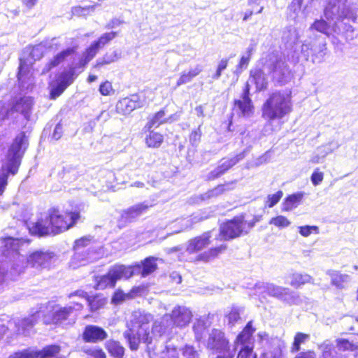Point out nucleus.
I'll use <instances>...</instances> for the list:
<instances>
[{
    "instance_id": "44",
    "label": "nucleus",
    "mask_w": 358,
    "mask_h": 358,
    "mask_svg": "<svg viewBox=\"0 0 358 358\" xmlns=\"http://www.w3.org/2000/svg\"><path fill=\"white\" fill-rule=\"evenodd\" d=\"M312 30H315L324 35L329 36L330 26L323 19L316 20L310 27Z\"/></svg>"
},
{
    "instance_id": "17",
    "label": "nucleus",
    "mask_w": 358,
    "mask_h": 358,
    "mask_svg": "<svg viewBox=\"0 0 358 358\" xmlns=\"http://www.w3.org/2000/svg\"><path fill=\"white\" fill-rule=\"evenodd\" d=\"M143 105L144 101L138 94H132L120 100L116 104V110L118 113L126 115L135 109L143 107Z\"/></svg>"
},
{
    "instance_id": "30",
    "label": "nucleus",
    "mask_w": 358,
    "mask_h": 358,
    "mask_svg": "<svg viewBox=\"0 0 358 358\" xmlns=\"http://www.w3.org/2000/svg\"><path fill=\"white\" fill-rule=\"evenodd\" d=\"M135 268V273H140L142 277H145L154 272L157 267L154 257L146 258L143 262L142 266L136 264L133 266Z\"/></svg>"
},
{
    "instance_id": "52",
    "label": "nucleus",
    "mask_w": 358,
    "mask_h": 358,
    "mask_svg": "<svg viewBox=\"0 0 358 358\" xmlns=\"http://www.w3.org/2000/svg\"><path fill=\"white\" fill-rule=\"evenodd\" d=\"M82 350L87 354L94 358H106V355L105 352L99 348L96 347H84Z\"/></svg>"
},
{
    "instance_id": "64",
    "label": "nucleus",
    "mask_w": 358,
    "mask_h": 358,
    "mask_svg": "<svg viewBox=\"0 0 358 358\" xmlns=\"http://www.w3.org/2000/svg\"><path fill=\"white\" fill-rule=\"evenodd\" d=\"M128 295L125 294L123 292L118 290L115 292L112 297V303L114 304H119L124 301Z\"/></svg>"
},
{
    "instance_id": "14",
    "label": "nucleus",
    "mask_w": 358,
    "mask_h": 358,
    "mask_svg": "<svg viewBox=\"0 0 358 358\" xmlns=\"http://www.w3.org/2000/svg\"><path fill=\"white\" fill-rule=\"evenodd\" d=\"M247 221L243 216H237L220 226V235L224 240L237 238L242 234H247Z\"/></svg>"
},
{
    "instance_id": "27",
    "label": "nucleus",
    "mask_w": 358,
    "mask_h": 358,
    "mask_svg": "<svg viewBox=\"0 0 358 358\" xmlns=\"http://www.w3.org/2000/svg\"><path fill=\"white\" fill-rule=\"evenodd\" d=\"M75 52L73 48H68L55 55L48 63H47L42 69V74L50 71L53 67H55L63 62L68 57L72 55Z\"/></svg>"
},
{
    "instance_id": "13",
    "label": "nucleus",
    "mask_w": 358,
    "mask_h": 358,
    "mask_svg": "<svg viewBox=\"0 0 358 358\" xmlns=\"http://www.w3.org/2000/svg\"><path fill=\"white\" fill-rule=\"evenodd\" d=\"M206 346L213 353L226 354L228 352H236V349H230L229 341L225 334L217 329H213L209 333Z\"/></svg>"
},
{
    "instance_id": "48",
    "label": "nucleus",
    "mask_w": 358,
    "mask_h": 358,
    "mask_svg": "<svg viewBox=\"0 0 358 358\" xmlns=\"http://www.w3.org/2000/svg\"><path fill=\"white\" fill-rule=\"evenodd\" d=\"M117 36V32L110 31L103 34L97 41L94 43L98 46L99 49L104 47L106 44L110 43Z\"/></svg>"
},
{
    "instance_id": "51",
    "label": "nucleus",
    "mask_w": 358,
    "mask_h": 358,
    "mask_svg": "<svg viewBox=\"0 0 358 358\" xmlns=\"http://www.w3.org/2000/svg\"><path fill=\"white\" fill-rule=\"evenodd\" d=\"M193 330L195 334L196 341H201L206 330L205 322L203 320H197L194 324Z\"/></svg>"
},
{
    "instance_id": "34",
    "label": "nucleus",
    "mask_w": 358,
    "mask_h": 358,
    "mask_svg": "<svg viewBox=\"0 0 358 358\" xmlns=\"http://www.w3.org/2000/svg\"><path fill=\"white\" fill-rule=\"evenodd\" d=\"M322 355L320 358H342L336 352L334 345L329 341H325L319 345Z\"/></svg>"
},
{
    "instance_id": "7",
    "label": "nucleus",
    "mask_w": 358,
    "mask_h": 358,
    "mask_svg": "<svg viewBox=\"0 0 358 358\" xmlns=\"http://www.w3.org/2000/svg\"><path fill=\"white\" fill-rule=\"evenodd\" d=\"M327 4L324 15L327 20L339 22L341 20L356 19V14L351 6L350 0H324Z\"/></svg>"
},
{
    "instance_id": "61",
    "label": "nucleus",
    "mask_w": 358,
    "mask_h": 358,
    "mask_svg": "<svg viewBox=\"0 0 358 358\" xmlns=\"http://www.w3.org/2000/svg\"><path fill=\"white\" fill-rule=\"evenodd\" d=\"M227 65H228V59H222L217 65V68L215 73H214L212 76V78L213 80H218L222 75V72L227 69Z\"/></svg>"
},
{
    "instance_id": "47",
    "label": "nucleus",
    "mask_w": 358,
    "mask_h": 358,
    "mask_svg": "<svg viewBox=\"0 0 358 358\" xmlns=\"http://www.w3.org/2000/svg\"><path fill=\"white\" fill-rule=\"evenodd\" d=\"M243 313L241 308L233 307L229 313L226 316L227 322L229 325H234L241 320V315Z\"/></svg>"
},
{
    "instance_id": "57",
    "label": "nucleus",
    "mask_w": 358,
    "mask_h": 358,
    "mask_svg": "<svg viewBox=\"0 0 358 358\" xmlns=\"http://www.w3.org/2000/svg\"><path fill=\"white\" fill-rule=\"evenodd\" d=\"M201 124H200L197 129L193 130L189 136V140L192 146H197L199 143L202 135Z\"/></svg>"
},
{
    "instance_id": "41",
    "label": "nucleus",
    "mask_w": 358,
    "mask_h": 358,
    "mask_svg": "<svg viewBox=\"0 0 358 358\" xmlns=\"http://www.w3.org/2000/svg\"><path fill=\"white\" fill-rule=\"evenodd\" d=\"M119 58V55L116 51H113L110 54L106 53L102 58H99L96 60V63L94 65V68L99 69L103 65L109 64L117 61Z\"/></svg>"
},
{
    "instance_id": "38",
    "label": "nucleus",
    "mask_w": 358,
    "mask_h": 358,
    "mask_svg": "<svg viewBox=\"0 0 358 358\" xmlns=\"http://www.w3.org/2000/svg\"><path fill=\"white\" fill-rule=\"evenodd\" d=\"M99 50V48L93 42L90 46L83 52V56L80 60V64L82 66H85L87 64L96 56Z\"/></svg>"
},
{
    "instance_id": "32",
    "label": "nucleus",
    "mask_w": 358,
    "mask_h": 358,
    "mask_svg": "<svg viewBox=\"0 0 358 358\" xmlns=\"http://www.w3.org/2000/svg\"><path fill=\"white\" fill-rule=\"evenodd\" d=\"M333 30L336 34L343 36L346 40H352L355 36V31L352 26L344 22L343 20L335 22Z\"/></svg>"
},
{
    "instance_id": "39",
    "label": "nucleus",
    "mask_w": 358,
    "mask_h": 358,
    "mask_svg": "<svg viewBox=\"0 0 358 358\" xmlns=\"http://www.w3.org/2000/svg\"><path fill=\"white\" fill-rule=\"evenodd\" d=\"M40 356L37 350L31 348H28L15 352L11 354L8 358H38Z\"/></svg>"
},
{
    "instance_id": "3",
    "label": "nucleus",
    "mask_w": 358,
    "mask_h": 358,
    "mask_svg": "<svg viewBox=\"0 0 358 358\" xmlns=\"http://www.w3.org/2000/svg\"><path fill=\"white\" fill-rule=\"evenodd\" d=\"M27 145V140L24 133L19 134L11 145L7 155L6 165H3L0 171V195L3 194L7 185L8 174L15 175L18 169L24 150Z\"/></svg>"
},
{
    "instance_id": "53",
    "label": "nucleus",
    "mask_w": 358,
    "mask_h": 358,
    "mask_svg": "<svg viewBox=\"0 0 358 358\" xmlns=\"http://www.w3.org/2000/svg\"><path fill=\"white\" fill-rule=\"evenodd\" d=\"M159 358H179L176 347L166 345L164 350L159 353Z\"/></svg>"
},
{
    "instance_id": "46",
    "label": "nucleus",
    "mask_w": 358,
    "mask_h": 358,
    "mask_svg": "<svg viewBox=\"0 0 358 358\" xmlns=\"http://www.w3.org/2000/svg\"><path fill=\"white\" fill-rule=\"evenodd\" d=\"M92 311H96L102 308L106 303L104 298L99 297V296L87 297L85 299Z\"/></svg>"
},
{
    "instance_id": "58",
    "label": "nucleus",
    "mask_w": 358,
    "mask_h": 358,
    "mask_svg": "<svg viewBox=\"0 0 358 358\" xmlns=\"http://www.w3.org/2000/svg\"><path fill=\"white\" fill-rule=\"evenodd\" d=\"M282 195L283 193L281 190L278 191L275 194L268 195L266 206H268L269 208L273 207L275 204H277L279 202Z\"/></svg>"
},
{
    "instance_id": "50",
    "label": "nucleus",
    "mask_w": 358,
    "mask_h": 358,
    "mask_svg": "<svg viewBox=\"0 0 358 358\" xmlns=\"http://www.w3.org/2000/svg\"><path fill=\"white\" fill-rule=\"evenodd\" d=\"M223 194V187L220 186V185H217L214 188L208 190L206 192L202 194L201 195V199L202 200H208L214 198H217Z\"/></svg>"
},
{
    "instance_id": "2",
    "label": "nucleus",
    "mask_w": 358,
    "mask_h": 358,
    "mask_svg": "<svg viewBox=\"0 0 358 358\" xmlns=\"http://www.w3.org/2000/svg\"><path fill=\"white\" fill-rule=\"evenodd\" d=\"M292 111L291 91L270 94L262 107V117L268 122L282 119Z\"/></svg>"
},
{
    "instance_id": "42",
    "label": "nucleus",
    "mask_w": 358,
    "mask_h": 358,
    "mask_svg": "<svg viewBox=\"0 0 358 358\" xmlns=\"http://www.w3.org/2000/svg\"><path fill=\"white\" fill-rule=\"evenodd\" d=\"M226 245H221L220 247L211 248L197 257V260H202L205 262L209 261L212 258H215L219 253L226 250Z\"/></svg>"
},
{
    "instance_id": "19",
    "label": "nucleus",
    "mask_w": 358,
    "mask_h": 358,
    "mask_svg": "<svg viewBox=\"0 0 358 358\" xmlns=\"http://www.w3.org/2000/svg\"><path fill=\"white\" fill-rule=\"evenodd\" d=\"M152 206V204H150L147 201L135 204L123 210L121 213V217L125 222H132L138 217L146 213Z\"/></svg>"
},
{
    "instance_id": "4",
    "label": "nucleus",
    "mask_w": 358,
    "mask_h": 358,
    "mask_svg": "<svg viewBox=\"0 0 358 358\" xmlns=\"http://www.w3.org/2000/svg\"><path fill=\"white\" fill-rule=\"evenodd\" d=\"M327 53L326 38L322 36L310 37L301 46L300 57L306 61L310 60L313 64L322 63Z\"/></svg>"
},
{
    "instance_id": "60",
    "label": "nucleus",
    "mask_w": 358,
    "mask_h": 358,
    "mask_svg": "<svg viewBox=\"0 0 358 358\" xmlns=\"http://www.w3.org/2000/svg\"><path fill=\"white\" fill-rule=\"evenodd\" d=\"M74 80V73L73 71L64 73L60 77L59 83H62L64 87L70 85Z\"/></svg>"
},
{
    "instance_id": "5",
    "label": "nucleus",
    "mask_w": 358,
    "mask_h": 358,
    "mask_svg": "<svg viewBox=\"0 0 358 358\" xmlns=\"http://www.w3.org/2000/svg\"><path fill=\"white\" fill-rule=\"evenodd\" d=\"M60 46L58 38H52L50 40H45L38 45L34 46L29 52V58H21L19 66L17 78L19 81H23V78L30 70V66L34 62L40 59L44 53L45 49L57 50Z\"/></svg>"
},
{
    "instance_id": "9",
    "label": "nucleus",
    "mask_w": 358,
    "mask_h": 358,
    "mask_svg": "<svg viewBox=\"0 0 358 358\" xmlns=\"http://www.w3.org/2000/svg\"><path fill=\"white\" fill-rule=\"evenodd\" d=\"M48 216L53 235L59 234L73 227L80 217L78 212L61 213L56 208L50 209Z\"/></svg>"
},
{
    "instance_id": "49",
    "label": "nucleus",
    "mask_w": 358,
    "mask_h": 358,
    "mask_svg": "<svg viewBox=\"0 0 358 358\" xmlns=\"http://www.w3.org/2000/svg\"><path fill=\"white\" fill-rule=\"evenodd\" d=\"M60 351V347L57 345H48L42 350H38L40 354V358H48L52 357Z\"/></svg>"
},
{
    "instance_id": "36",
    "label": "nucleus",
    "mask_w": 358,
    "mask_h": 358,
    "mask_svg": "<svg viewBox=\"0 0 358 358\" xmlns=\"http://www.w3.org/2000/svg\"><path fill=\"white\" fill-rule=\"evenodd\" d=\"M313 278L308 274L294 273L291 276L290 285L294 287H299L306 283H313Z\"/></svg>"
},
{
    "instance_id": "33",
    "label": "nucleus",
    "mask_w": 358,
    "mask_h": 358,
    "mask_svg": "<svg viewBox=\"0 0 358 358\" xmlns=\"http://www.w3.org/2000/svg\"><path fill=\"white\" fill-rule=\"evenodd\" d=\"M304 193L298 192L287 196L282 203V210L290 211L296 208L303 198Z\"/></svg>"
},
{
    "instance_id": "23",
    "label": "nucleus",
    "mask_w": 358,
    "mask_h": 358,
    "mask_svg": "<svg viewBox=\"0 0 358 358\" xmlns=\"http://www.w3.org/2000/svg\"><path fill=\"white\" fill-rule=\"evenodd\" d=\"M115 282L120 280H127L135 274V268L131 266L115 264L109 268Z\"/></svg>"
},
{
    "instance_id": "15",
    "label": "nucleus",
    "mask_w": 358,
    "mask_h": 358,
    "mask_svg": "<svg viewBox=\"0 0 358 358\" xmlns=\"http://www.w3.org/2000/svg\"><path fill=\"white\" fill-rule=\"evenodd\" d=\"M248 152L249 150L245 149L233 157L222 159L220 162V164L207 174L206 180L210 181L221 177L231 167L243 160Z\"/></svg>"
},
{
    "instance_id": "59",
    "label": "nucleus",
    "mask_w": 358,
    "mask_h": 358,
    "mask_svg": "<svg viewBox=\"0 0 358 358\" xmlns=\"http://www.w3.org/2000/svg\"><path fill=\"white\" fill-rule=\"evenodd\" d=\"M299 234L304 237L310 236L313 232L316 234H319V228L317 226L306 225L303 227H299Z\"/></svg>"
},
{
    "instance_id": "11",
    "label": "nucleus",
    "mask_w": 358,
    "mask_h": 358,
    "mask_svg": "<svg viewBox=\"0 0 358 358\" xmlns=\"http://www.w3.org/2000/svg\"><path fill=\"white\" fill-rule=\"evenodd\" d=\"M83 305L80 302L73 303L65 307L59 305L54 306L52 309L44 316V322L46 324H60L66 321L74 310H80Z\"/></svg>"
},
{
    "instance_id": "31",
    "label": "nucleus",
    "mask_w": 358,
    "mask_h": 358,
    "mask_svg": "<svg viewBox=\"0 0 358 358\" xmlns=\"http://www.w3.org/2000/svg\"><path fill=\"white\" fill-rule=\"evenodd\" d=\"M33 104V100L29 96H24L16 99L13 103L12 110L20 113L27 118Z\"/></svg>"
},
{
    "instance_id": "43",
    "label": "nucleus",
    "mask_w": 358,
    "mask_h": 358,
    "mask_svg": "<svg viewBox=\"0 0 358 358\" xmlns=\"http://www.w3.org/2000/svg\"><path fill=\"white\" fill-rule=\"evenodd\" d=\"M163 136L159 133L150 131L146 137V144L150 148H158L163 142Z\"/></svg>"
},
{
    "instance_id": "6",
    "label": "nucleus",
    "mask_w": 358,
    "mask_h": 358,
    "mask_svg": "<svg viewBox=\"0 0 358 358\" xmlns=\"http://www.w3.org/2000/svg\"><path fill=\"white\" fill-rule=\"evenodd\" d=\"M255 291L259 296L265 297L268 295L289 304H295L299 301V296L296 292L273 283L259 282L255 285Z\"/></svg>"
},
{
    "instance_id": "37",
    "label": "nucleus",
    "mask_w": 358,
    "mask_h": 358,
    "mask_svg": "<svg viewBox=\"0 0 358 358\" xmlns=\"http://www.w3.org/2000/svg\"><path fill=\"white\" fill-rule=\"evenodd\" d=\"M115 284L116 282L113 275H110V272L109 270L106 275L97 278V289H104L108 287H114Z\"/></svg>"
},
{
    "instance_id": "45",
    "label": "nucleus",
    "mask_w": 358,
    "mask_h": 358,
    "mask_svg": "<svg viewBox=\"0 0 358 358\" xmlns=\"http://www.w3.org/2000/svg\"><path fill=\"white\" fill-rule=\"evenodd\" d=\"M165 122V112L161 110L155 113L147 123L146 127L150 130L152 127H157Z\"/></svg>"
},
{
    "instance_id": "12",
    "label": "nucleus",
    "mask_w": 358,
    "mask_h": 358,
    "mask_svg": "<svg viewBox=\"0 0 358 358\" xmlns=\"http://www.w3.org/2000/svg\"><path fill=\"white\" fill-rule=\"evenodd\" d=\"M255 331V329L252 327V322L250 321L237 336L236 345H240L238 358H256V355L252 352V334Z\"/></svg>"
},
{
    "instance_id": "55",
    "label": "nucleus",
    "mask_w": 358,
    "mask_h": 358,
    "mask_svg": "<svg viewBox=\"0 0 358 358\" xmlns=\"http://www.w3.org/2000/svg\"><path fill=\"white\" fill-rule=\"evenodd\" d=\"M180 351L184 358H199V353L191 345H185Z\"/></svg>"
},
{
    "instance_id": "63",
    "label": "nucleus",
    "mask_w": 358,
    "mask_h": 358,
    "mask_svg": "<svg viewBox=\"0 0 358 358\" xmlns=\"http://www.w3.org/2000/svg\"><path fill=\"white\" fill-rule=\"evenodd\" d=\"M323 178L324 173L319 171V169H316L310 177L311 182L315 186L320 185L322 182Z\"/></svg>"
},
{
    "instance_id": "18",
    "label": "nucleus",
    "mask_w": 358,
    "mask_h": 358,
    "mask_svg": "<svg viewBox=\"0 0 358 358\" xmlns=\"http://www.w3.org/2000/svg\"><path fill=\"white\" fill-rule=\"evenodd\" d=\"M108 334L101 327L96 325H87L82 334L83 341L86 343H96L106 339Z\"/></svg>"
},
{
    "instance_id": "54",
    "label": "nucleus",
    "mask_w": 358,
    "mask_h": 358,
    "mask_svg": "<svg viewBox=\"0 0 358 358\" xmlns=\"http://www.w3.org/2000/svg\"><path fill=\"white\" fill-rule=\"evenodd\" d=\"M270 224H273L279 228H286L289 226L291 222L289 220L282 215H278L273 217L269 221Z\"/></svg>"
},
{
    "instance_id": "62",
    "label": "nucleus",
    "mask_w": 358,
    "mask_h": 358,
    "mask_svg": "<svg viewBox=\"0 0 358 358\" xmlns=\"http://www.w3.org/2000/svg\"><path fill=\"white\" fill-rule=\"evenodd\" d=\"M193 78L194 77L192 76L189 71H185L181 73L180 77L177 80L176 87H179L182 85L191 82Z\"/></svg>"
},
{
    "instance_id": "26",
    "label": "nucleus",
    "mask_w": 358,
    "mask_h": 358,
    "mask_svg": "<svg viewBox=\"0 0 358 358\" xmlns=\"http://www.w3.org/2000/svg\"><path fill=\"white\" fill-rule=\"evenodd\" d=\"M331 278V285L339 289H345L348 283L351 280V277L348 274H343L335 270H328L326 272Z\"/></svg>"
},
{
    "instance_id": "1",
    "label": "nucleus",
    "mask_w": 358,
    "mask_h": 358,
    "mask_svg": "<svg viewBox=\"0 0 358 358\" xmlns=\"http://www.w3.org/2000/svg\"><path fill=\"white\" fill-rule=\"evenodd\" d=\"M3 255L12 263V269L18 274L23 273L29 266L38 271L49 269L55 260V253L49 250H39L24 257L20 253L22 247L28 243L21 239L12 237L3 241Z\"/></svg>"
},
{
    "instance_id": "24",
    "label": "nucleus",
    "mask_w": 358,
    "mask_h": 358,
    "mask_svg": "<svg viewBox=\"0 0 358 358\" xmlns=\"http://www.w3.org/2000/svg\"><path fill=\"white\" fill-rule=\"evenodd\" d=\"M36 321L37 316L36 314L27 318L17 320L15 321L16 333L20 335L29 336L32 331V328L36 323Z\"/></svg>"
},
{
    "instance_id": "56",
    "label": "nucleus",
    "mask_w": 358,
    "mask_h": 358,
    "mask_svg": "<svg viewBox=\"0 0 358 358\" xmlns=\"http://www.w3.org/2000/svg\"><path fill=\"white\" fill-rule=\"evenodd\" d=\"M336 346L339 350L341 351H353L357 348V346L350 343L348 340L340 338L336 340Z\"/></svg>"
},
{
    "instance_id": "25",
    "label": "nucleus",
    "mask_w": 358,
    "mask_h": 358,
    "mask_svg": "<svg viewBox=\"0 0 358 358\" xmlns=\"http://www.w3.org/2000/svg\"><path fill=\"white\" fill-rule=\"evenodd\" d=\"M285 348V343L278 338H272L270 341L269 350L263 354L262 358H283L282 350Z\"/></svg>"
},
{
    "instance_id": "28",
    "label": "nucleus",
    "mask_w": 358,
    "mask_h": 358,
    "mask_svg": "<svg viewBox=\"0 0 358 358\" xmlns=\"http://www.w3.org/2000/svg\"><path fill=\"white\" fill-rule=\"evenodd\" d=\"M124 337L127 339L129 348L132 351H136L141 341H143V333L138 331L134 328L128 327L124 332Z\"/></svg>"
},
{
    "instance_id": "35",
    "label": "nucleus",
    "mask_w": 358,
    "mask_h": 358,
    "mask_svg": "<svg viewBox=\"0 0 358 358\" xmlns=\"http://www.w3.org/2000/svg\"><path fill=\"white\" fill-rule=\"evenodd\" d=\"M106 348L108 352L115 358H122L124 354V348L119 342L108 341L106 343Z\"/></svg>"
},
{
    "instance_id": "29",
    "label": "nucleus",
    "mask_w": 358,
    "mask_h": 358,
    "mask_svg": "<svg viewBox=\"0 0 358 358\" xmlns=\"http://www.w3.org/2000/svg\"><path fill=\"white\" fill-rule=\"evenodd\" d=\"M249 81L255 84L257 90H266L268 86V78L265 73L261 69H255L250 71Z\"/></svg>"
},
{
    "instance_id": "10",
    "label": "nucleus",
    "mask_w": 358,
    "mask_h": 358,
    "mask_svg": "<svg viewBox=\"0 0 358 358\" xmlns=\"http://www.w3.org/2000/svg\"><path fill=\"white\" fill-rule=\"evenodd\" d=\"M152 315L150 313H145L141 311H135L131 315L130 322L127 324V327L134 328L138 331L143 333V343H147L148 352L150 353L155 351L151 346L152 338L150 336L149 323L152 320Z\"/></svg>"
},
{
    "instance_id": "8",
    "label": "nucleus",
    "mask_w": 358,
    "mask_h": 358,
    "mask_svg": "<svg viewBox=\"0 0 358 358\" xmlns=\"http://www.w3.org/2000/svg\"><path fill=\"white\" fill-rule=\"evenodd\" d=\"M264 65L272 74L273 80L280 85H285L292 78L288 65L277 52H272L267 55Z\"/></svg>"
},
{
    "instance_id": "16",
    "label": "nucleus",
    "mask_w": 358,
    "mask_h": 358,
    "mask_svg": "<svg viewBox=\"0 0 358 358\" xmlns=\"http://www.w3.org/2000/svg\"><path fill=\"white\" fill-rule=\"evenodd\" d=\"M169 316L175 327L182 329L190 323L193 315L186 306H176Z\"/></svg>"
},
{
    "instance_id": "40",
    "label": "nucleus",
    "mask_w": 358,
    "mask_h": 358,
    "mask_svg": "<svg viewBox=\"0 0 358 358\" xmlns=\"http://www.w3.org/2000/svg\"><path fill=\"white\" fill-rule=\"evenodd\" d=\"M310 339V335L301 332L296 334L291 348L292 352H296L300 350L301 345L304 344Z\"/></svg>"
},
{
    "instance_id": "22",
    "label": "nucleus",
    "mask_w": 358,
    "mask_h": 358,
    "mask_svg": "<svg viewBox=\"0 0 358 358\" xmlns=\"http://www.w3.org/2000/svg\"><path fill=\"white\" fill-rule=\"evenodd\" d=\"M29 229L31 234L39 236L53 235L51 225L49 224L48 214L45 216V219L41 218L36 222L29 224Z\"/></svg>"
},
{
    "instance_id": "20",
    "label": "nucleus",
    "mask_w": 358,
    "mask_h": 358,
    "mask_svg": "<svg viewBox=\"0 0 358 358\" xmlns=\"http://www.w3.org/2000/svg\"><path fill=\"white\" fill-rule=\"evenodd\" d=\"M249 94L250 85L248 82L243 89L241 99L236 100L234 102L235 108L238 110L243 116H249L252 112L253 106Z\"/></svg>"
},
{
    "instance_id": "21",
    "label": "nucleus",
    "mask_w": 358,
    "mask_h": 358,
    "mask_svg": "<svg viewBox=\"0 0 358 358\" xmlns=\"http://www.w3.org/2000/svg\"><path fill=\"white\" fill-rule=\"evenodd\" d=\"M211 232L207 231L201 236L190 239L187 242L186 250L189 253H196L206 248L210 243Z\"/></svg>"
}]
</instances>
